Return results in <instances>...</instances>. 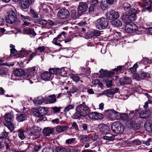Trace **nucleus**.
<instances>
[{"mask_svg":"<svg viewBox=\"0 0 152 152\" xmlns=\"http://www.w3.org/2000/svg\"><path fill=\"white\" fill-rule=\"evenodd\" d=\"M4 118L5 122L4 123V125L12 132L14 129V125L11 122L14 119L13 114L11 113H7L4 115Z\"/></svg>","mask_w":152,"mask_h":152,"instance_id":"obj_1","label":"nucleus"},{"mask_svg":"<svg viewBox=\"0 0 152 152\" xmlns=\"http://www.w3.org/2000/svg\"><path fill=\"white\" fill-rule=\"evenodd\" d=\"M96 27L99 30L105 28L108 24V20L105 18H101L98 19L95 22Z\"/></svg>","mask_w":152,"mask_h":152,"instance_id":"obj_2","label":"nucleus"},{"mask_svg":"<svg viewBox=\"0 0 152 152\" xmlns=\"http://www.w3.org/2000/svg\"><path fill=\"white\" fill-rule=\"evenodd\" d=\"M112 131L116 134H121L123 133L124 130V126L119 121L114 122L111 126Z\"/></svg>","mask_w":152,"mask_h":152,"instance_id":"obj_3","label":"nucleus"},{"mask_svg":"<svg viewBox=\"0 0 152 152\" xmlns=\"http://www.w3.org/2000/svg\"><path fill=\"white\" fill-rule=\"evenodd\" d=\"M106 115L112 120L120 119V113L113 110H108L105 112Z\"/></svg>","mask_w":152,"mask_h":152,"instance_id":"obj_4","label":"nucleus"},{"mask_svg":"<svg viewBox=\"0 0 152 152\" xmlns=\"http://www.w3.org/2000/svg\"><path fill=\"white\" fill-rule=\"evenodd\" d=\"M8 13L9 14L6 17V22L8 23L11 24L15 22L17 17L14 11L10 9Z\"/></svg>","mask_w":152,"mask_h":152,"instance_id":"obj_5","label":"nucleus"},{"mask_svg":"<svg viewBox=\"0 0 152 152\" xmlns=\"http://www.w3.org/2000/svg\"><path fill=\"white\" fill-rule=\"evenodd\" d=\"M48 113L47 109L44 107H39L35 109L33 111L34 115L38 117H42L45 116Z\"/></svg>","mask_w":152,"mask_h":152,"instance_id":"obj_6","label":"nucleus"},{"mask_svg":"<svg viewBox=\"0 0 152 152\" xmlns=\"http://www.w3.org/2000/svg\"><path fill=\"white\" fill-rule=\"evenodd\" d=\"M77 107L83 116L88 114L90 111V108L86 105L85 103L80 104Z\"/></svg>","mask_w":152,"mask_h":152,"instance_id":"obj_7","label":"nucleus"},{"mask_svg":"<svg viewBox=\"0 0 152 152\" xmlns=\"http://www.w3.org/2000/svg\"><path fill=\"white\" fill-rule=\"evenodd\" d=\"M69 15V12L66 9L60 10L58 12L57 15L58 18L61 19H66L68 18Z\"/></svg>","mask_w":152,"mask_h":152,"instance_id":"obj_8","label":"nucleus"},{"mask_svg":"<svg viewBox=\"0 0 152 152\" xmlns=\"http://www.w3.org/2000/svg\"><path fill=\"white\" fill-rule=\"evenodd\" d=\"M65 33L64 32L61 33L60 34H59L57 37L54 38L52 42L54 44L60 46H62V45L59 42H62V40H60V39L63 40L65 39Z\"/></svg>","mask_w":152,"mask_h":152,"instance_id":"obj_9","label":"nucleus"},{"mask_svg":"<svg viewBox=\"0 0 152 152\" xmlns=\"http://www.w3.org/2000/svg\"><path fill=\"white\" fill-rule=\"evenodd\" d=\"M137 30L136 25L133 23L126 25L125 30L127 33H131L135 32Z\"/></svg>","mask_w":152,"mask_h":152,"instance_id":"obj_10","label":"nucleus"},{"mask_svg":"<svg viewBox=\"0 0 152 152\" xmlns=\"http://www.w3.org/2000/svg\"><path fill=\"white\" fill-rule=\"evenodd\" d=\"M38 128V127H35L34 129H29L27 131V132L30 135H34L33 138V139H36L39 137V135L38 134L39 133Z\"/></svg>","mask_w":152,"mask_h":152,"instance_id":"obj_11","label":"nucleus"},{"mask_svg":"<svg viewBox=\"0 0 152 152\" xmlns=\"http://www.w3.org/2000/svg\"><path fill=\"white\" fill-rule=\"evenodd\" d=\"M98 128L101 132L103 134H106L110 132V128L106 124H100L98 126Z\"/></svg>","mask_w":152,"mask_h":152,"instance_id":"obj_12","label":"nucleus"},{"mask_svg":"<svg viewBox=\"0 0 152 152\" xmlns=\"http://www.w3.org/2000/svg\"><path fill=\"white\" fill-rule=\"evenodd\" d=\"M120 16L118 13L114 10L110 12L107 15V18L110 20H113V19H117Z\"/></svg>","mask_w":152,"mask_h":152,"instance_id":"obj_13","label":"nucleus"},{"mask_svg":"<svg viewBox=\"0 0 152 152\" xmlns=\"http://www.w3.org/2000/svg\"><path fill=\"white\" fill-rule=\"evenodd\" d=\"M87 8L88 7L86 3L83 2L80 3L77 9L78 13L80 14L86 12Z\"/></svg>","mask_w":152,"mask_h":152,"instance_id":"obj_14","label":"nucleus"},{"mask_svg":"<svg viewBox=\"0 0 152 152\" xmlns=\"http://www.w3.org/2000/svg\"><path fill=\"white\" fill-rule=\"evenodd\" d=\"M53 76L52 74L48 72H45L41 74V78L45 80L48 81L51 80Z\"/></svg>","mask_w":152,"mask_h":152,"instance_id":"obj_15","label":"nucleus"},{"mask_svg":"<svg viewBox=\"0 0 152 152\" xmlns=\"http://www.w3.org/2000/svg\"><path fill=\"white\" fill-rule=\"evenodd\" d=\"M64 70V69L62 68L61 69L58 68H50L49 69V72L52 74V76H53V74L58 75L60 74L62 72V71Z\"/></svg>","mask_w":152,"mask_h":152,"instance_id":"obj_16","label":"nucleus"},{"mask_svg":"<svg viewBox=\"0 0 152 152\" xmlns=\"http://www.w3.org/2000/svg\"><path fill=\"white\" fill-rule=\"evenodd\" d=\"M33 102L36 105H40L42 103H46V99L42 96H39L37 99H34Z\"/></svg>","mask_w":152,"mask_h":152,"instance_id":"obj_17","label":"nucleus"},{"mask_svg":"<svg viewBox=\"0 0 152 152\" xmlns=\"http://www.w3.org/2000/svg\"><path fill=\"white\" fill-rule=\"evenodd\" d=\"M137 10L134 9H131L129 11L128 14L130 18L134 21L136 19Z\"/></svg>","mask_w":152,"mask_h":152,"instance_id":"obj_18","label":"nucleus"},{"mask_svg":"<svg viewBox=\"0 0 152 152\" xmlns=\"http://www.w3.org/2000/svg\"><path fill=\"white\" fill-rule=\"evenodd\" d=\"M130 18L128 15H124L122 18V20L123 22L126 24H130L133 23L132 21H134Z\"/></svg>","mask_w":152,"mask_h":152,"instance_id":"obj_19","label":"nucleus"},{"mask_svg":"<svg viewBox=\"0 0 152 152\" xmlns=\"http://www.w3.org/2000/svg\"><path fill=\"white\" fill-rule=\"evenodd\" d=\"M119 83L122 86L130 84L132 83V80L130 78L127 77L121 78L119 80Z\"/></svg>","mask_w":152,"mask_h":152,"instance_id":"obj_20","label":"nucleus"},{"mask_svg":"<svg viewBox=\"0 0 152 152\" xmlns=\"http://www.w3.org/2000/svg\"><path fill=\"white\" fill-rule=\"evenodd\" d=\"M43 133L44 135L46 136H49L50 134L54 133V129L53 128L50 127H47L43 131Z\"/></svg>","mask_w":152,"mask_h":152,"instance_id":"obj_21","label":"nucleus"},{"mask_svg":"<svg viewBox=\"0 0 152 152\" xmlns=\"http://www.w3.org/2000/svg\"><path fill=\"white\" fill-rule=\"evenodd\" d=\"M24 31L26 34L30 35L31 37L35 36L36 35L34 29L27 27L24 28Z\"/></svg>","mask_w":152,"mask_h":152,"instance_id":"obj_22","label":"nucleus"},{"mask_svg":"<svg viewBox=\"0 0 152 152\" xmlns=\"http://www.w3.org/2000/svg\"><path fill=\"white\" fill-rule=\"evenodd\" d=\"M56 151L57 152H70V149L67 147H58L56 148Z\"/></svg>","mask_w":152,"mask_h":152,"instance_id":"obj_23","label":"nucleus"},{"mask_svg":"<svg viewBox=\"0 0 152 152\" xmlns=\"http://www.w3.org/2000/svg\"><path fill=\"white\" fill-rule=\"evenodd\" d=\"M56 98L55 94H53L49 96L48 98L46 99V103H53L56 101Z\"/></svg>","mask_w":152,"mask_h":152,"instance_id":"obj_24","label":"nucleus"},{"mask_svg":"<svg viewBox=\"0 0 152 152\" xmlns=\"http://www.w3.org/2000/svg\"><path fill=\"white\" fill-rule=\"evenodd\" d=\"M68 128L67 126L58 125L56 127V130L58 133H60L66 130Z\"/></svg>","mask_w":152,"mask_h":152,"instance_id":"obj_25","label":"nucleus"},{"mask_svg":"<svg viewBox=\"0 0 152 152\" xmlns=\"http://www.w3.org/2000/svg\"><path fill=\"white\" fill-rule=\"evenodd\" d=\"M81 116H83L81 113L76 107L75 109V112L72 116V118L74 119H77L79 118Z\"/></svg>","mask_w":152,"mask_h":152,"instance_id":"obj_26","label":"nucleus"},{"mask_svg":"<svg viewBox=\"0 0 152 152\" xmlns=\"http://www.w3.org/2000/svg\"><path fill=\"white\" fill-rule=\"evenodd\" d=\"M27 118V116L26 114L25 113L21 114L16 118V119L18 122H21L23 121L26 120Z\"/></svg>","mask_w":152,"mask_h":152,"instance_id":"obj_27","label":"nucleus"},{"mask_svg":"<svg viewBox=\"0 0 152 152\" xmlns=\"http://www.w3.org/2000/svg\"><path fill=\"white\" fill-rule=\"evenodd\" d=\"M146 131L149 132H152V123L150 121H147L144 126Z\"/></svg>","mask_w":152,"mask_h":152,"instance_id":"obj_28","label":"nucleus"},{"mask_svg":"<svg viewBox=\"0 0 152 152\" xmlns=\"http://www.w3.org/2000/svg\"><path fill=\"white\" fill-rule=\"evenodd\" d=\"M14 75L16 76H22L24 74V71L21 69H16L14 71Z\"/></svg>","mask_w":152,"mask_h":152,"instance_id":"obj_29","label":"nucleus"},{"mask_svg":"<svg viewBox=\"0 0 152 152\" xmlns=\"http://www.w3.org/2000/svg\"><path fill=\"white\" fill-rule=\"evenodd\" d=\"M100 7L103 10H105L108 8V5L105 1H101L100 2Z\"/></svg>","mask_w":152,"mask_h":152,"instance_id":"obj_30","label":"nucleus"},{"mask_svg":"<svg viewBox=\"0 0 152 152\" xmlns=\"http://www.w3.org/2000/svg\"><path fill=\"white\" fill-rule=\"evenodd\" d=\"M139 116L141 118H145L149 117V114L148 112L143 110L141 111L140 113Z\"/></svg>","mask_w":152,"mask_h":152,"instance_id":"obj_31","label":"nucleus"},{"mask_svg":"<svg viewBox=\"0 0 152 152\" xmlns=\"http://www.w3.org/2000/svg\"><path fill=\"white\" fill-rule=\"evenodd\" d=\"M88 137L87 135H81L79 136V138L80 142L85 144L88 141Z\"/></svg>","mask_w":152,"mask_h":152,"instance_id":"obj_32","label":"nucleus"},{"mask_svg":"<svg viewBox=\"0 0 152 152\" xmlns=\"http://www.w3.org/2000/svg\"><path fill=\"white\" fill-rule=\"evenodd\" d=\"M82 132L86 134H88L89 132L90 131L88 130V125L85 124H83L82 125Z\"/></svg>","mask_w":152,"mask_h":152,"instance_id":"obj_33","label":"nucleus"},{"mask_svg":"<svg viewBox=\"0 0 152 152\" xmlns=\"http://www.w3.org/2000/svg\"><path fill=\"white\" fill-rule=\"evenodd\" d=\"M112 24L115 26L119 27L122 26V22L119 20H115L112 21Z\"/></svg>","mask_w":152,"mask_h":152,"instance_id":"obj_34","label":"nucleus"},{"mask_svg":"<svg viewBox=\"0 0 152 152\" xmlns=\"http://www.w3.org/2000/svg\"><path fill=\"white\" fill-rule=\"evenodd\" d=\"M101 34L100 31L97 30H94L90 32V35L91 37L94 36H98Z\"/></svg>","mask_w":152,"mask_h":152,"instance_id":"obj_35","label":"nucleus"},{"mask_svg":"<svg viewBox=\"0 0 152 152\" xmlns=\"http://www.w3.org/2000/svg\"><path fill=\"white\" fill-rule=\"evenodd\" d=\"M36 70L34 67L29 68L28 69V75L31 76H34L36 74Z\"/></svg>","mask_w":152,"mask_h":152,"instance_id":"obj_36","label":"nucleus"},{"mask_svg":"<svg viewBox=\"0 0 152 152\" xmlns=\"http://www.w3.org/2000/svg\"><path fill=\"white\" fill-rule=\"evenodd\" d=\"M18 136L22 140H23L25 138L24 133L25 132L22 130H20L18 131Z\"/></svg>","mask_w":152,"mask_h":152,"instance_id":"obj_37","label":"nucleus"},{"mask_svg":"<svg viewBox=\"0 0 152 152\" xmlns=\"http://www.w3.org/2000/svg\"><path fill=\"white\" fill-rule=\"evenodd\" d=\"M29 52V51H26L24 49H22L20 53L19 54V57L23 58L26 56L28 54Z\"/></svg>","mask_w":152,"mask_h":152,"instance_id":"obj_38","label":"nucleus"},{"mask_svg":"<svg viewBox=\"0 0 152 152\" xmlns=\"http://www.w3.org/2000/svg\"><path fill=\"white\" fill-rule=\"evenodd\" d=\"M103 94H105L107 96L112 97L113 96V94L112 93L111 89H107L104 91L103 92Z\"/></svg>","mask_w":152,"mask_h":152,"instance_id":"obj_39","label":"nucleus"},{"mask_svg":"<svg viewBox=\"0 0 152 152\" xmlns=\"http://www.w3.org/2000/svg\"><path fill=\"white\" fill-rule=\"evenodd\" d=\"M75 107L74 104H69L65 108L64 112L65 113H67L70 110L73 109Z\"/></svg>","mask_w":152,"mask_h":152,"instance_id":"obj_40","label":"nucleus"},{"mask_svg":"<svg viewBox=\"0 0 152 152\" xmlns=\"http://www.w3.org/2000/svg\"><path fill=\"white\" fill-rule=\"evenodd\" d=\"M45 50V47L44 46H39L35 50V53H42L44 52Z\"/></svg>","mask_w":152,"mask_h":152,"instance_id":"obj_41","label":"nucleus"},{"mask_svg":"<svg viewBox=\"0 0 152 152\" xmlns=\"http://www.w3.org/2000/svg\"><path fill=\"white\" fill-rule=\"evenodd\" d=\"M122 5L125 11L129 9L130 7V4L127 2L123 3Z\"/></svg>","mask_w":152,"mask_h":152,"instance_id":"obj_42","label":"nucleus"},{"mask_svg":"<svg viewBox=\"0 0 152 152\" xmlns=\"http://www.w3.org/2000/svg\"><path fill=\"white\" fill-rule=\"evenodd\" d=\"M30 4L26 0L21 4V7L23 9H26L28 8Z\"/></svg>","mask_w":152,"mask_h":152,"instance_id":"obj_43","label":"nucleus"},{"mask_svg":"<svg viewBox=\"0 0 152 152\" xmlns=\"http://www.w3.org/2000/svg\"><path fill=\"white\" fill-rule=\"evenodd\" d=\"M71 16L73 19H76L79 15L78 13L77 12L75 11H73L72 12Z\"/></svg>","mask_w":152,"mask_h":152,"instance_id":"obj_44","label":"nucleus"},{"mask_svg":"<svg viewBox=\"0 0 152 152\" xmlns=\"http://www.w3.org/2000/svg\"><path fill=\"white\" fill-rule=\"evenodd\" d=\"M138 67V65L137 63L135 64L133 66L130 68V70L131 72L133 73H134L136 72L137 68Z\"/></svg>","mask_w":152,"mask_h":152,"instance_id":"obj_45","label":"nucleus"},{"mask_svg":"<svg viewBox=\"0 0 152 152\" xmlns=\"http://www.w3.org/2000/svg\"><path fill=\"white\" fill-rule=\"evenodd\" d=\"M100 72L102 77H107L108 72L107 70H104L103 69H102L100 71Z\"/></svg>","mask_w":152,"mask_h":152,"instance_id":"obj_46","label":"nucleus"},{"mask_svg":"<svg viewBox=\"0 0 152 152\" xmlns=\"http://www.w3.org/2000/svg\"><path fill=\"white\" fill-rule=\"evenodd\" d=\"M76 141V139L75 138H72L66 140V143L68 144H71L74 143Z\"/></svg>","mask_w":152,"mask_h":152,"instance_id":"obj_47","label":"nucleus"},{"mask_svg":"<svg viewBox=\"0 0 152 152\" xmlns=\"http://www.w3.org/2000/svg\"><path fill=\"white\" fill-rule=\"evenodd\" d=\"M152 141V139L149 138L146 141H142V143L145 145L146 146H149L150 145V143Z\"/></svg>","mask_w":152,"mask_h":152,"instance_id":"obj_48","label":"nucleus"},{"mask_svg":"<svg viewBox=\"0 0 152 152\" xmlns=\"http://www.w3.org/2000/svg\"><path fill=\"white\" fill-rule=\"evenodd\" d=\"M96 112H93L88 113V117L92 119H95L96 118Z\"/></svg>","mask_w":152,"mask_h":152,"instance_id":"obj_49","label":"nucleus"},{"mask_svg":"<svg viewBox=\"0 0 152 152\" xmlns=\"http://www.w3.org/2000/svg\"><path fill=\"white\" fill-rule=\"evenodd\" d=\"M96 118H95V119H101L103 118L104 115L102 114L98 113L96 112Z\"/></svg>","mask_w":152,"mask_h":152,"instance_id":"obj_50","label":"nucleus"},{"mask_svg":"<svg viewBox=\"0 0 152 152\" xmlns=\"http://www.w3.org/2000/svg\"><path fill=\"white\" fill-rule=\"evenodd\" d=\"M71 78L75 81L77 82L80 80V77L78 76L75 75H72L71 76Z\"/></svg>","mask_w":152,"mask_h":152,"instance_id":"obj_51","label":"nucleus"},{"mask_svg":"<svg viewBox=\"0 0 152 152\" xmlns=\"http://www.w3.org/2000/svg\"><path fill=\"white\" fill-rule=\"evenodd\" d=\"M8 132H7L4 129V132L2 133V134L0 135V139L4 138L6 137L8 135Z\"/></svg>","mask_w":152,"mask_h":152,"instance_id":"obj_52","label":"nucleus"},{"mask_svg":"<svg viewBox=\"0 0 152 152\" xmlns=\"http://www.w3.org/2000/svg\"><path fill=\"white\" fill-rule=\"evenodd\" d=\"M42 152H54L53 149L50 148L46 147L44 148Z\"/></svg>","mask_w":152,"mask_h":152,"instance_id":"obj_53","label":"nucleus"},{"mask_svg":"<svg viewBox=\"0 0 152 152\" xmlns=\"http://www.w3.org/2000/svg\"><path fill=\"white\" fill-rule=\"evenodd\" d=\"M120 118H121L123 120H125L128 118V115L126 114H121L120 113Z\"/></svg>","mask_w":152,"mask_h":152,"instance_id":"obj_54","label":"nucleus"},{"mask_svg":"<svg viewBox=\"0 0 152 152\" xmlns=\"http://www.w3.org/2000/svg\"><path fill=\"white\" fill-rule=\"evenodd\" d=\"M103 138L104 140L109 141H112L115 139V137H112L111 136H104L103 137Z\"/></svg>","mask_w":152,"mask_h":152,"instance_id":"obj_55","label":"nucleus"},{"mask_svg":"<svg viewBox=\"0 0 152 152\" xmlns=\"http://www.w3.org/2000/svg\"><path fill=\"white\" fill-rule=\"evenodd\" d=\"M72 126L73 129H75V131H79V129L78 127V125L75 122H74L72 123Z\"/></svg>","mask_w":152,"mask_h":152,"instance_id":"obj_56","label":"nucleus"},{"mask_svg":"<svg viewBox=\"0 0 152 152\" xmlns=\"http://www.w3.org/2000/svg\"><path fill=\"white\" fill-rule=\"evenodd\" d=\"M132 142L134 145H139L141 143H142V142L138 139H136L133 140L132 141Z\"/></svg>","mask_w":152,"mask_h":152,"instance_id":"obj_57","label":"nucleus"},{"mask_svg":"<svg viewBox=\"0 0 152 152\" xmlns=\"http://www.w3.org/2000/svg\"><path fill=\"white\" fill-rule=\"evenodd\" d=\"M38 22L39 24L42 25H45L48 23L47 20L43 19H39L38 20Z\"/></svg>","mask_w":152,"mask_h":152,"instance_id":"obj_58","label":"nucleus"},{"mask_svg":"<svg viewBox=\"0 0 152 152\" xmlns=\"http://www.w3.org/2000/svg\"><path fill=\"white\" fill-rule=\"evenodd\" d=\"M19 16H20L22 20H25L26 19H27L29 20H30L31 18H30L28 16H25L21 14H19Z\"/></svg>","mask_w":152,"mask_h":152,"instance_id":"obj_59","label":"nucleus"},{"mask_svg":"<svg viewBox=\"0 0 152 152\" xmlns=\"http://www.w3.org/2000/svg\"><path fill=\"white\" fill-rule=\"evenodd\" d=\"M17 54V51L15 49H10V56H13Z\"/></svg>","mask_w":152,"mask_h":152,"instance_id":"obj_60","label":"nucleus"},{"mask_svg":"<svg viewBox=\"0 0 152 152\" xmlns=\"http://www.w3.org/2000/svg\"><path fill=\"white\" fill-rule=\"evenodd\" d=\"M30 12L31 13L32 15L34 18H37L38 17V14L36 13L32 9H31Z\"/></svg>","mask_w":152,"mask_h":152,"instance_id":"obj_61","label":"nucleus"},{"mask_svg":"<svg viewBox=\"0 0 152 152\" xmlns=\"http://www.w3.org/2000/svg\"><path fill=\"white\" fill-rule=\"evenodd\" d=\"M149 76V74L147 72H142L141 74L142 79H143L145 77H148Z\"/></svg>","mask_w":152,"mask_h":152,"instance_id":"obj_62","label":"nucleus"},{"mask_svg":"<svg viewBox=\"0 0 152 152\" xmlns=\"http://www.w3.org/2000/svg\"><path fill=\"white\" fill-rule=\"evenodd\" d=\"M149 59L146 58H144L140 62L141 63H143L145 64H146L149 63Z\"/></svg>","mask_w":152,"mask_h":152,"instance_id":"obj_63","label":"nucleus"},{"mask_svg":"<svg viewBox=\"0 0 152 152\" xmlns=\"http://www.w3.org/2000/svg\"><path fill=\"white\" fill-rule=\"evenodd\" d=\"M146 5H145V7H143V8L146 9L147 11L150 12L152 10V5H151L147 7H146Z\"/></svg>","mask_w":152,"mask_h":152,"instance_id":"obj_64","label":"nucleus"}]
</instances>
